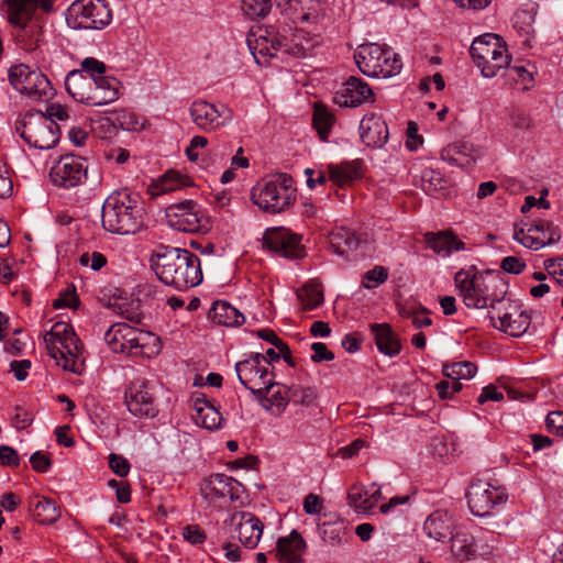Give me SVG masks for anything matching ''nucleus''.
Segmentation results:
<instances>
[{
  "instance_id": "obj_64",
  "label": "nucleus",
  "mask_w": 563,
  "mask_h": 563,
  "mask_svg": "<svg viewBox=\"0 0 563 563\" xmlns=\"http://www.w3.org/2000/svg\"><path fill=\"white\" fill-rule=\"evenodd\" d=\"M545 422L549 430L563 437V411L549 412Z\"/></svg>"
},
{
  "instance_id": "obj_42",
  "label": "nucleus",
  "mask_w": 563,
  "mask_h": 563,
  "mask_svg": "<svg viewBox=\"0 0 563 563\" xmlns=\"http://www.w3.org/2000/svg\"><path fill=\"white\" fill-rule=\"evenodd\" d=\"M303 310H312L323 302V292L319 285L307 284L297 294Z\"/></svg>"
},
{
  "instance_id": "obj_40",
  "label": "nucleus",
  "mask_w": 563,
  "mask_h": 563,
  "mask_svg": "<svg viewBox=\"0 0 563 563\" xmlns=\"http://www.w3.org/2000/svg\"><path fill=\"white\" fill-rule=\"evenodd\" d=\"M451 550L453 555L460 561L468 560L475 552L474 538L470 534L457 533L451 537Z\"/></svg>"
},
{
  "instance_id": "obj_55",
  "label": "nucleus",
  "mask_w": 563,
  "mask_h": 563,
  "mask_svg": "<svg viewBox=\"0 0 563 563\" xmlns=\"http://www.w3.org/2000/svg\"><path fill=\"white\" fill-rule=\"evenodd\" d=\"M428 312L429 311L423 308L420 312L412 309H404L400 313L404 318L411 319L412 325L416 329H420L432 324L431 318L427 316Z\"/></svg>"
},
{
  "instance_id": "obj_60",
  "label": "nucleus",
  "mask_w": 563,
  "mask_h": 563,
  "mask_svg": "<svg viewBox=\"0 0 563 563\" xmlns=\"http://www.w3.org/2000/svg\"><path fill=\"white\" fill-rule=\"evenodd\" d=\"M79 262L82 266H88L91 262L90 267L93 271H99L107 264V257L100 252H93L91 255L84 253L80 255Z\"/></svg>"
},
{
  "instance_id": "obj_26",
  "label": "nucleus",
  "mask_w": 563,
  "mask_h": 563,
  "mask_svg": "<svg viewBox=\"0 0 563 563\" xmlns=\"http://www.w3.org/2000/svg\"><path fill=\"white\" fill-rule=\"evenodd\" d=\"M334 100L340 107H358L367 101L373 102L374 92L366 81L351 76L336 91Z\"/></svg>"
},
{
  "instance_id": "obj_58",
  "label": "nucleus",
  "mask_w": 563,
  "mask_h": 563,
  "mask_svg": "<svg viewBox=\"0 0 563 563\" xmlns=\"http://www.w3.org/2000/svg\"><path fill=\"white\" fill-rule=\"evenodd\" d=\"M115 120L126 131H135L143 126L134 113L124 110L117 115Z\"/></svg>"
},
{
  "instance_id": "obj_51",
  "label": "nucleus",
  "mask_w": 563,
  "mask_h": 563,
  "mask_svg": "<svg viewBox=\"0 0 563 563\" xmlns=\"http://www.w3.org/2000/svg\"><path fill=\"white\" fill-rule=\"evenodd\" d=\"M543 267L549 277L563 288V257L548 258L543 262Z\"/></svg>"
},
{
  "instance_id": "obj_43",
  "label": "nucleus",
  "mask_w": 563,
  "mask_h": 563,
  "mask_svg": "<svg viewBox=\"0 0 563 563\" xmlns=\"http://www.w3.org/2000/svg\"><path fill=\"white\" fill-rule=\"evenodd\" d=\"M320 533L324 542L332 547H336L343 543L346 537V528L341 522H323L320 526Z\"/></svg>"
},
{
  "instance_id": "obj_33",
  "label": "nucleus",
  "mask_w": 563,
  "mask_h": 563,
  "mask_svg": "<svg viewBox=\"0 0 563 563\" xmlns=\"http://www.w3.org/2000/svg\"><path fill=\"white\" fill-rule=\"evenodd\" d=\"M329 180L338 187H345L361 177V163L358 161L343 162L328 165Z\"/></svg>"
},
{
  "instance_id": "obj_4",
  "label": "nucleus",
  "mask_w": 563,
  "mask_h": 563,
  "mask_svg": "<svg viewBox=\"0 0 563 563\" xmlns=\"http://www.w3.org/2000/svg\"><path fill=\"white\" fill-rule=\"evenodd\" d=\"M154 269L165 285L178 290H187L202 282L200 258L185 249L170 247L157 253Z\"/></svg>"
},
{
  "instance_id": "obj_50",
  "label": "nucleus",
  "mask_w": 563,
  "mask_h": 563,
  "mask_svg": "<svg viewBox=\"0 0 563 563\" xmlns=\"http://www.w3.org/2000/svg\"><path fill=\"white\" fill-rule=\"evenodd\" d=\"M388 278V271L384 266H375L373 269L366 272L362 279V286L367 289H373L384 284Z\"/></svg>"
},
{
  "instance_id": "obj_16",
  "label": "nucleus",
  "mask_w": 563,
  "mask_h": 563,
  "mask_svg": "<svg viewBox=\"0 0 563 563\" xmlns=\"http://www.w3.org/2000/svg\"><path fill=\"white\" fill-rule=\"evenodd\" d=\"M192 122L205 132H217L230 124L233 113L225 104L216 106L206 100H195L189 108Z\"/></svg>"
},
{
  "instance_id": "obj_59",
  "label": "nucleus",
  "mask_w": 563,
  "mask_h": 563,
  "mask_svg": "<svg viewBox=\"0 0 563 563\" xmlns=\"http://www.w3.org/2000/svg\"><path fill=\"white\" fill-rule=\"evenodd\" d=\"M526 262L517 256H506L500 263V268L509 274H520L526 268Z\"/></svg>"
},
{
  "instance_id": "obj_34",
  "label": "nucleus",
  "mask_w": 563,
  "mask_h": 563,
  "mask_svg": "<svg viewBox=\"0 0 563 563\" xmlns=\"http://www.w3.org/2000/svg\"><path fill=\"white\" fill-rule=\"evenodd\" d=\"M209 318L218 324L225 327H239L245 322L244 316L227 301H216L210 311Z\"/></svg>"
},
{
  "instance_id": "obj_12",
  "label": "nucleus",
  "mask_w": 563,
  "mask_h": 563,
  "mask_svg": "<svg viewBox=\"0 0 563 563\" xmlns=\"http://www.w3.org/2000/svg\"><path fill=\"white\" fill-rule=\"evenodd\" d=\"M104 0H76L67 9L66 21L73 29L100 30L111 21Z\"/></svg>"
},
{
  "instance_id": "obj_37",
  "label": "nucleus",
  "mask_w": 563,
  "mask_h": 563,
  "mask_svg": "<svg viewBox=\"0 0 563 563\" xmlns=\"http://www.w3.org/2000/svg\"><path fill=\"white\" fill-rule=\"evenodd\" d=\"M426 240L435 253L442 255H450L453 251L465 249V244L452 231L427 233Z\"/></svg>"
},
{
  "instance_id": "obj_17",
  "label": "nucleus",
  "mask_w": 563,
  "mask_h": 563,
  "mask_svg": "<svg viewBox=\"0 0 563 563\" xmlns=\"http://www.w3.org/2000/svg\"><path fill=\"white\" fill-rule=\"evenodd\" d=\"M86 159L76 155H64L54 162L49 169L51 181L60 188L77 187L87 178Z\"/></svg>"
},
{
  "instance_id": "obj_18",
  "label": "nucleus",
  "mask_w": 563,
  "mask_h": 563,
  "mask_svg": "<svg viewBox=\"0 0 563 563\" xmlns=\"http://www.w3.org/2000/svg\"><path fill=\"white\" fill-rule=\"evenodd\" d=\"M489 317L496 329L511 336H520L530 325V317L510 299H506Z\"/></svg>"
},
{
  "instance_id": "obj_10",
  "label": "nucleus",
  "mask_w": 563,
  "mask_h": 563,
  "mask_svg": "<svg viewBox=\"0 0 563 563\" xmlns=\"http://www.w3.org/2000/svg\"><path fill=\"white\" fill-rule=\"evenodd\" d=\"M15 132L30 145L40 150H49L59 140L57 123L45 118L42 112L26 113L15 122Z\"/></svg>"
},
{
  "instance_id": "obj_44",
  "label": "nucleus",
  "mask_w": 563,
  "mask_h": 563,
  "mask_svg": "<svg viewBox=\"0 0 563 563\" xmlns=\"http://www.w3.org/2000/svg\"><path fill=\"white\" fill-rule=\"evenodd\" d=\"M443 175L433 168H426L421 175V188L428 195H435L445 187Z\"/></svg>"
},
{
  "instance_id": "obj_14",
  "label": "nucleus",
  "mask_w": 563,
  "mask_h": 563,
  "mask_svg": "<svg viewBox=\"0 0 563 563\" xmlns=\"http://www.w3.org/2000/svg\"><path fill=\"white\" fill-rule=\"evenodd\" d=\"M276 9L295 24L318 30L327 16L324 0H274Z\"/></svg>"
},
{
  "instance_id": "obj_35",
  "label": "nucleus",
  "mask_w": 563,
  "mask_h": 563,
  "mask_svg": "<svg viewBox=\"0 0 563 563\" xmlns=\"http://www.w3.org/2000/svg\"><path fill=\"white\" fill-rule=\"evenodd\" d=\"M10 23L24 26L33 16L38 0H4Z\"/></svg>"
},
{
  "instance_id": "obj_28",
  "label": "nucleus",
  "mask_w": 563,
  "mask_h": 563,
  "mask_svg": "<svg viewBox=\"0 0 563 563\" xmlns=\"http://www.w3.org/2000/svg\"><path fill=\"white\" fill-rule=\"evenodd\" d=\"M192 418L198 426L208 430L219 429L223 420L218 408L205 395L195 398Z\"/></svg>"
},
{
  "instance_id": "obj_30",
  "label": "nucleus",
  "mask_w": 563,
  "mask_h": 563,
  "mask_svg": "<svg viewBox=\"0 0 563 563\" xmlns=\"http://www.w3.org/2000/svg\"><path fill=\"white\" fill-rule=\"evenodd\" d=\"M371 330L379 352L388 356L399 354L401 350L400 339L388 323H374L371 325Z\"/></svg>"
},
{
  "instance_id": "obj_24",
  "label": "nucleus",
  "mask_w": 563,
  "mask_h": 563,
  "mask_svg": "<svg viewBox=\"0 0 563 563\" xmlns=\"http://www.w3.org/2000/svg\"><path fill=\"white\" fill-rule=\"evenodd\" d=\"M263 246L287 258L302 256L300 238L286 230H269L264 234Z\"/></svg>"
},
{
  "instance_id": "obj_56",
  "label": "nucleus",
  "mask_w": 563,
  "mask_h": 563,
  "mask_svg": "<svg viewBox=\"0 0 563 563\" xmlns=\"http://www.w3.org/2000/svg\"><path fill=\"white\" fill-rule=\"evenodd\" d=\"M181 536L185 541L194 545L205 543L207 537L205 531L198 525H188L183 528Z\"/></svg>"
},
{
  "instance_id": "obj_49",
  "label": "nucleus",
  "mask_w": 563,
  "mask_h": 563,
  "mask_svg": "<svg viewBox=\"0 0 563 563\" xmlns=\"http://www.w3.org/2000/svg\"><path fill=\"white\" fill-rule=\"evenodd\" d=\"M509 123L517 131H531L534 126L530 113L522 109H512L509 112Z\"/></svg>"
},
{
  "instance_id": "obj_53",
  "label": "nucleus",
  "mask_w": 563,
  "mask_h": 563,
  "mask_svg": "<svg viewBox=\"0 0 563 563\" xmlns=\"http://www.w3.org/2000/svg\"><path fill=\"white\" fill-rule=\"evenodd\" d=\"M368 496V489H364L358 485H353L347 493L349 505L361 512H368L363 507L366 506L365 498Z\"/></svg>"
},
{
  "instance_id": "obj_8",
  "label": "nucleus",
  "mask_w": 563,
  "mask_h": 563,
  "mask_svg": "<svg viewBox=\"0 0 563 563\" xmlns=\"http://www.w3.org/2000/svg\"><path fill=\"white\" fill-rule=\"evenodd\" d=\"M470 54L474 64L486 78L495 77L510 64L506 43L494 33H486L476 37L471 45Z\"/></svg>"
},
{
  "instance_id": "obj_32",
  "label": "nucleus",
  "mask_w": 563,
  "mask_h": 563,
  "mask_svg": "<svg viewBox=\"0 0 563 563\" xmlns=\"http://www.w3.org/2000/svg\"><path fill=\"white\" fill-rule=\"evenodd\" d=\"M452 518L444 511L432 512L423 525V530L429 538L444 541L452 537Z\"/></svg>"
},
{
  "instance_id": "obj_45",
  "label": "nucleus",
  "mask_w": 563,
  "mask_h": 563,
  "mask_svg": "<svg viewBox=\"0 0 563 563\" xmlns=\"http://www.w3.org/2000/svg\"><path fill=\"white\" fill-rule=\"evenodd\" d=\"M477 371V367L472 362H456L444 365L443 374L451 379H468L472 378Z\"/></svg>"
},
{
  "instance_id": "obj_6",
  "label": "nucleus",
  "mask_w": 563,
  "mask_h": 563,
  "mask_svg": "<svg viewBox=\"0 0 563 563\" xmlns=\"http://www.w3.org/2000/svg\"><path fill=\"white\" fill-rule=\"evenodd\" d=\"M44 342L48 354L58 366L70 373L80 375L85 369L82 346L73 327L66 322H56L45 333Z\"/></svg>"
},
{
  "instance_id": "obj_38",
  "label": "nucleus",
  "mask_w": 563,
  "mask_h": 563,
  "mask_svg": "<svg viewBox=\"0 0 563 563\" xmlns=\"http://www.w3.org/2000/svg\"><path fill=\"white\" fill-rule=\"evenodd\" d=\"M330 245L333 252L339 256H347L350 252L357 250L360 239L354 231L346 228H339L331 233Z\"/></svg>"
},
{
  "instance_id": "obj_63",
  "label": "nucleus",
  "mask_w": 563,
  "mask_h": 563,
  "mask_svg": "<svg viewBox=\"0 0 563 563\" xmlns=\"http://www.w3.org/2000/svg\"><path fill=\"white\" fill-rule=\"evenodd\" d=\"M45 118H49L53 122L56 121H67L69 119L68 109L59 103H52L46 108L45 113H43Z\"/></svg>"
},
{
  "instance_id": "obj_62",
  "label": "nucleus",
  "mask_w": 563,
  "mask_h": 563,
  "mask_svg": "<svg viewBox=\"0 0 563 563\" xmlns=\"http://www.w3.org/2000/svg\"><path fill=\"white\" fill-rule=\"evenodd\" d=\"M311 350L313 354L311 355V360L314 363H321L323 361H332L334 360V354L331 352L327 345L322 342H314L311 344Z\"/></svg>"
},
{
  "instance_id": "obj_11",
  "label": "nucleus",
  "mask_w": 563,
  "mask_h": 563,
  "mask_svg": "<svg viewBox=\"0 0 563 563\" xmlns=\"http://www.w3.org/2000/svg\"><path fill=\"white\" fill-rule=\"evenodd\" d=\"M11 86L34 101H47L54 95V88L42 71L25 64L13 65L9 69Z\"/></svg>"
},
{
  "instance_id": "obj_3",
  "label": "nucleus",
  "mask_w": 563,
  "mask_h": 563,
  "mask_svg": "<svg viewBox=\"0 0 563 563\" xmlns=\"http://www.w3.org/2000/svg\"><path fill=\"white\" fill-rule=\"evenodd\" d=\"M454 282L468 308H489L494 312L506 300L507 284L495 272L471 274L461 269L455 274Z\"/></svg>"
},
{
  "instance_id": "obj_20",
  "label": "nucleus",
  "mask_w": 563,
  "mask_h": 563,
  "mask_svg": "<svg viewBox=\"0 0 563 563\" xmlns=\"http://www.w3.org/2000/svg\"><path fill=\"white\" fill-rule=\"evenodd\" d=\"M514 239L525 247L538 251L559 242L561 233L552 222L537 220L527 228L516 229Z\"/></svg>"
},
{
  "instance_id": "obj_36",
  "label": "nucleus",
  "mask_w": 563,
  "mask_h": 563,
  "mask_svg": "<svg viewBox=\"0 0 563 563\" xmlns=\"http://www.w3.org/2000/svg\"><path fill=\"white\" fill-rule=\"evenodd\" d=\"M257 399L266 410L279 416L290 401V388L274 382L269 393L265 390L264 397H257Z\"/></svg>"
},
{
  "instance_id": "obj_48",
  "label": "nucleus",
  "mask_w": 563,
  "mask_h": 563,
  "mask_svg": "<svg viewBox=\"0 0 563 563\" xmlns=\"http://www.w3.org/2000/svg\"><path fill=\"white\" fill-rule=\"evenodd\" d=\"M241 9L250 19L265 18L272 9L271 0H242Z\"/></svg>"
},
{
  "instance_id": "obj_41",
  "label": "nucleus",
  "mask_w": 563,
  "mask_h": 563,
  "mask_svg": "<svg viewBox=\"0 0 563 563\" xmlns=\"http://www.w3.org/2000/svg\"><path fill=\"white\" fill-rule=\"evenodd\" d=\"M132 327L125 322H119L111 325L108 331L104 333L106 343L110 346V349L114 353L124 352L125 343V329H131Z\"/></svg>"
},
{
  "instance_id": "obj_13",
  "label": "nucleus",
  "mask_w": 563,
  "mask_h": 563,
  "mask_svg": "<svg viewBox=\"0 0 563 563\" xmlns=\"http://www.w3.org/2000/svg\"><path fill=\"white\" fill-rule=\"evenodd\" d=\"M266 357L262 353H251L250 356L235 364L240 383L256 397H264V391L274 387V374L264 365Z\"/></svg>"
},
{
  "instance_id": "obj_22",
  "label": "nucleus",
  "mask_w": 563,
  "mask_h": 563,
  "mask_svg": "<svg viewBox=\"0 0 563 563\" xmlns=\"http://www.w3.org/2000/svg\"><path fill=\"white\" fill-rule=\"evenodd\" d=\"M128 410L136 417L154 418L157 415L155 399L143 379L133 382L124 393Z\"/></svg>"
},
{
  "instance_id": "obj_2",
  "label": "nucleus",
  "mask_w": 563,
  "mask_h": 563,
  "mask_svg": "<svg viewBox=\"0 0 563 563\" xmlns=\"http://www.w3.org/2000/svg\"><path fill=\"white\" fill-rule=\"evenodd\" d=\"M288 31L286 27L280 31L271 26L247 35L249 48L258 65H266L277 52H284L297 58L306 57L311 53L314 46L312 37H306L302 31L287 34Z\"/></svg>"
},
{
  "instance_id": "obj_31",
  "label": "nucleus",
  "mask_w": 563,
  "mask_h": 563,
  "mask_svg": "<svg viewBox=\"0 0 563 563\" xmlns=\"http://www.w3.org/2000/svg\"><path fill=\"white\" fill-rule=\"evenodd\" d=\"M29 508L34 520L41 525L55 523L60 517L56 503L44 496H34L29 500Z\"/></svg>"
},
{
  "instance_id": "obj_57",
  "label": "nucleus",
  "mask_w": 563,
  "mask_h": 563,
  "mask_svg": "<svg viewBox=\"0 0 563 563\" xmlns=\"http://www.w3.org/2000/svg\"><path fill=\"white\" fill-rule=\"evenodd\" d=\"M108 459L109 467L115 475L125 477L129 474L131 465L124 456L111 453Z\"/></svg>"
},
{
  "instance_id": "obj_23",
  "label": "nucleus",
  "mask_w": 563,
  "mask_h": 563,
  "mask_svg": "<svg viewBox=\"0 0 563 563\" xmlns=\"http://www.w3.org/2000/svg\"><path fill=\"white\" fill-rule=\"evenodd\" d=\"M225 525L228 521L224 522ZM229 525L234 527L239 541L247 549H255L263 534V522L252 512L236 511L231 515Z\"/></svg>"
},
{
  "instance_id": "obj_39",
  "label": "nucleus",
  "mask_w": 563,
  "mask_h": 563,
  "mask_svg": "<svg viewBox=\"0 0 563 563\" xmlns=\"http://www.w3.org/2000/svg\"><path fill=\"white\" fill-rule=\"evenodd\" d=\"M312 123L320 139L325 142L334 123V115L323 106L316 104Z\"/></svg>"
},
{
  "instance_id": "obj_27",
  "label": "nucleus",
  "mask_w": 563,
  "mask_h": 563,
  "mask_svg": "<svg viewBox=\"0 0 563 563\" xmlns=\"http://www.w3.org/2000/svg\"><path fill=\"white\" fill-rule=\"evenodd\" d=\"M361 139L368 147L380 148L388 140V128L380 115H364L360 124Z\"/></svg>"
},
{
  "instance_id": "obj_7",
  "label": "nucleus",
  "mask_w": 563,
  "mask_h": 563,
  "mask_svg": "<svg viewBox=\"0 0 563 563\" xmlns=\"http://www.w3.org/2000/svg\"><path fill=\"white\" fill-rule=\"evenodd\" d=\"M252 198L265 212L280 213L295 203L297 188L290 175L278 173L257 184L252 190Z\"/></svg>"
},
{
  "instance_id": "obj_15",
  "label": "nucleus",
  "mask_w": 563,
  "mask_h": 563,
  "mask_svg": "<svg viewBox=\"0 0 563 563\" xmlns=\"http://www.w3.org/2000/svg\"><path fill=\"white\" fill-rule=\"evenodd\" d=\"M467 505L474 516L484 517L499 505L506 503L508 495L505 488L483 481L473 482L466 493Z\"/></svg>"
},
{
  "instance_id": "obj_46",
  "label": "nucleus",
  "mask_w": 563,
  "mask_h": 563,
  "mask_svg": "<svg viewBox=\"0 0 563 563\" xmlns=\"http://www.w3.org/2000/svg\"><path fill=\"white\" fill-rule=\"evenodd\" d=\"M185 185V179L179 175V173L169 170L164 176H162L157 183L155 184L152 194L161 195L169 191L177 190L178 188Z\"/></svg>"
},
{
  "instance_id": "obj_19",
  "label": "nucleus",
  "mask_w": 563,
  "mask_h": 563,
  "mask_svg": "<svg viewBox=\"0 0 563 563\" xmlns=\"http://www.w3.org/2000/svg\"><path fill=\"white\" fill-rule=\"evenodd\" d=\"M170 228L187 233H197L206 229L198 205L192 200L170 205L165 210Z\"/></svg>"
},
{
  "instance_id": "obj_1",
  "label": "nucleus",
  "mask_w": 563,
  "mask_h": 563,
  "mask_svg": "<svg viewBox=\"0 0 563 563\" xmlns=\"http://www.w3.org/2000/svg\"><path fill=\"white\" fill-rule=\"evenodd\" d=\"M80 67V70L70 71L65 81L67 91L76 100L87 106L100 107L119 99L122 85L115 77L107 75L103 62L87 57Z\"/></svg>"
},
{
  "instance_id": "obj_21",
  "label": "nucleus",
  "mask_w": 563,
  "mask_h": 563,
  "mask_svg": "<svg viewBox=\"0 0 563 563\" xmlns=\"http://www.w3.org/2000/svg\"><path fill=\"white\" fill-rule=\"evenodd\" d=\"M245 493L243 485L233 477L224 474H212L201 485L202 496L210 501L229 498L232 503H240Z\"/></svg>"
},
{
  "instance_id": "obj_25",
  "label": "nucleus",
  "mask_w": 563,
  "mask_h": 563,
  "mask_svg": "<svg viewBox=\"0 0 563 563\" xmlns=\"http://www.w3.org/2000/svg\"><path fill=\"white\" fill-rule=\"evenodd\" d=\"M125 343L124 352L131 356H142L151 358L161 352L159 338L148 333L140 331L135 328L125 329Z\"/></svg>"
},
{
  "instance_id": "obj_54",
  "label": "nucleus",
  "mask_w": 563,
  "mask_h": 563,
  "mask_svg": "<svg viewBox=\"0 0 563 563\" xmlns=\"http://www.w3.org/2000/svg\"><path fill=\"white\" fill-rule=\"evenodd\" d=\"M317 398V393L313 388H290V401L294 405L310 406Z\"/></svg>"
},
{
  "instance_id": "obj_52",
  "label": "nucleus",
  "mask_w": 563,
  "mask_h": 563,
  "mask_svg": "<svg viewBox=\"0 0 563 563\" xmlns=\"http://www.w3.org/2000/svg\"><path fill=\"white\" fill-rule=\"evenodd\" d=\"M79 305V298L76 294L74 285L68 286L59 294V297L53 301L55 309L59 308H76Z\"/></svg>"
},
{
  "instance_id": "obj_29",
  "label": "nucleus",
  "mask_w": 563,
  "mask_h": 563,
  "mask_svg": "<svg viewBox=\"0 0 563 563\" xmlns=\"http://www.w3.org/2000/svg\"><path fill=\"white\" fill-rule=\"evenodd\" d=\"M306 541L296 530L288 537H282L276 543V556L280 562L298 563L306 550Z\"/></svg>"
},
{
  "instance_id": "obj_47",
  "label": "nucleus",
  "mask_w": 563,
  "mask_h": 563,
  "mask_svg": "<svg viewBox=\"0 0 563 563\" xmlns=\"http://www.w3.org/2000/svg\"><path fill=\"white\" fill-rule=\"evenodd\" d=\"M506 69V78L510 84H517L521 86V89H529L533 82L532 71L529 70L526 66L515 65L505 68Z\"/></svg>"
},
{
  "instance_id": "obj_9",
  "label": "nucleus",
  "mask_w": 563,
  "mask_h": 563,
  "mask_svg": "<svg viewBox=\"0 0 563 563\" xmlns=\"http://www.w3.org/2000/svg\"><path fill=\"white\" fill-rule=\"evenodd\" d=\"M354 58L358 69L368 77H393L402 68L401 59L391 48L376 43L361 45Z\"/></svg>"
},
{
  "instance_id": "obj_61",
  "label": "nucleus",
  "mask_w": 563,
  "mask_h": 563,
  "mask_svg": "<svg viewBox=\"0 0 563 563\" xmlns=\"http://www.w3.org/2000/svg\"><path fill=\"white\" fill-rule=\"evenodd\" d=\"M30 463L35 472L46 473L52 465V460L49 459L48 455L43 454L40 451H36L31 455Z\"/></svg>"
},
{
  "instance_id": "obj_5",
  "label": "nucleus",
  "mask_w": 563,
  "mask_h": 563,
  "mask_svg": "<svg viewBox=\"0 0 563 563\" xmlns=\"http://www.w3.org/2000/svg\"><path fill=\"white\" fill-rule=\"evenodd\" d=\"M144 209L139 201L124 191L111 194L103 202L101 223L106 231L129 235L144 228Z\"/></svg>"
}]
</instances>
